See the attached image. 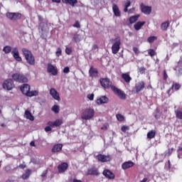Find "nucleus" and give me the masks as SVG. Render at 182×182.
Wrapping results in <instances>:
<instances>
[{
  "label": "nucleus",
  "mask_w": 182,
  "mask_h": 182,
  "mask_svg": "<svg viewBox=\"0 0 182 182\" xmlns=\"http://www.w3.org/2000/svg\"><path fill=\"white\" fill-rule=\"evenodd\" d=\"M21 51L23 54V56L26 60V63L31 66L35 65V56L32 53V51L29 50L27 48H23Z\"/></svg>",
  "instance_id": "f257e3e1"
},
{
  "label": "nucleus",
  "mask_w": 182,
  "mask_h": 182,
  "mask_svg": "<svg viewBox=\"0 0 182 182\" xmlns=\"http://www.w3.org/2000/svg\"><path fill=\"white\" fill-rule=\"evenodd\" d=\"M11 77L17 83H28V77L23 73H16L12 75Z\"/></svg>",
  "instance_id": "f03ea898"
},
{
  "label": "nucleus",
  "mask_w": 182,
  "mask_h": 182,
  "mask_svg": "<svg viewBox=\"0 0 182 182\" xmlns=\"http://www.w3.org/2000/svg\"><path fill=\"white\" fill-rule=\"evenodd\" d=\"M95 116V109L92 108H86L81 115L83 120H90Z\"/></svg>",
  "instance_id": "7ed1b4c3"
},
{
  "label": "nucleus",
  "mask_w": 182,
  "mask_h": 182,
  "mask_svg": "<svg viewBox=\"0 0 182 182\" xmlns=\"http://www.w3.org/2000/svg\"><path fill=\"white\" fill-rule=\"evenodd\" d=\"M122 45V41H120V38H115L114 43L112 46V52L114 55H116L120 50V46Z\"/></svg>",
  "instance_id": "20e7f679"
},
{
  "label": "nucleus",
  "mask_w": 182,
  "mask_h": 182,
  "mask_svg": "<svg viewBox=\"0 0 182 182\" xmlns=\"http://www.w3.org/2000/svg\"><path fill=\"white\" fill-rule=\"evenodd\" d=\"M101 86L104 87V89H111L112 87H114V85H112V81L109 78H100V80Z\"/></svg>",
  "instance_id": "39448f33"
},
{
  "label": "nucleus",
  "mask_w": 182,
  "mask_h": 182,
  "mask_svg": "<svg viewBox=\"0 0 182 182\" xmlns=\"http://www.w3.org/2000/svg\"><path fill=\"white\" fill-rule=\"evenodd\" d=\"M85 176H95V177H99V176H100V172L96 166H92L87 170Z\"/></svg>",
  "instance_id": "423d86ee"
},
{
  "label": "nucleus",
  "mask_w": 182,
  "mask_h": 182,
  "mask_svg": "<svg viewBox=\"0 0 182 182\" xmlns=\"http://www.w3.org/2000/svg\"><path fill=\"white\" fill-rule=\"evenodd\" d=\"M112 90L114 92V95L118 96L122 100H126V93L122 91L117 87H112Z\"/></svg>",
  "instance_id": "0eeeda50"
},
{
  "label": "nucleus",
  "mask_w": 182,
  "mask_h": 182,
  "mask_svg": "<svg viewBox=\"0 0 182 182\" xmlns=\"http://www.w3.org/2000/svg\"><path fill=\"white\" fill-rule=\"evenodd\" d=\"M15 87V84H14V80L12 79H7L3 83V88L5 90H12Z\"/></svg>",
  "instance_id": "6e6552de"
},
{
  "label": "nucleus",
  "mask_w": 182,
  "mask_h": 182,
  "mask_svg": "<svg viewBox=\"0 0 182 182\" xmlns=\"http://www.w3.org/2000/svg\"><path fill=\"white\" fill-rule=\"evenodd\" d=\"M6 17L10 19V21H18L22 18V14L20 13H7Z\"/></svg>",
  "instance_id": "1a4fd4ad"
},
{
  "label": "nucleus",
  "mask_w": 182,
  "mask_h": 182,
  "mask_svg": "<svg viewBox=\"0 0 182 182\" xmlns=\"http://www.w3.org/2000/svg\"><path fill=\"white\" fill-rule=\"evenodd\" d=\"M141 12L144 15H150L151 14V6H146L143 3L140 4Z\"/></svg>",
  "instance_id": "9d476101"
},
{
  "label": "nucleus",
  "mask_w": 182,
  "mask_h": 182,
  "mask_svg": "<svg viewBox=\"0 0 182 182\" xmlns=\"http://www.w3.org/2000/svg\"><path fill=\"white\" fill-rule=\"evenodd\" d=\"M97 159L98 161H101V163H106L107 161H110V160H112L110 155H103L102 154H98Z\"/></svg>",
  "instance_id": "9b49d317"
},
{
  "label": "nucleus",
  "mask_w": 182,
  "mask_h": 182,
  "mask_svg": "<svg viewBox=\"0 0 182 182\" xmlns=\"http://www.w3.org/2000/svg\"><path fill=\"white\" fill-rule=\"evenodd\" d=\"M11 55L17 62H22V58L19 55V50L18 48H13Z\"/></svg>",
  "instance_id": "f8f14e48"
},
{
  "label": "nucleus",
  "mask_w": 182,
  "mask_h": 182,
  "mask_svg": "<svg viewBox=\"0 0 182 182\" xmlns=\"http://www.w3.org/2000/svg\"><path fill=\"white\" fill-rule=\"evenodd\" d=\"M48 126L50 127H60L62 124H63V120L62 119H56L55 122L49 121L47 123Z\"/></svg>",
  "instance_id": "ddd939ff"
},
{
  "label": "nucleus",
  "mask_w": 182,
  "mask_h": 182,
  "mask_svg": "<svg viewBox=\"0 0 182 182\" xmlns=\"http://www.w3.org/2000/svg\"><path fill=\"white\" fill-rule=\"evenodd\" d=\"M20 90L23 93V95H25L28 97L29 95V93L31 92V86L28 84H23L21 87Z\"/></svg>",
  "instance_id": "4468645a"
},
{
  "label": "nucleus",
  "mask_w": 182,
  "mask_h": 182,
  "mask_svg": "<svg viewBox=\"0 0 182 182\" xmlns=\"http://www.w3.org/2000/svg\"><path fill=\"white\" fill-rule=\"evenodd\" d=\"M103 176L108 178V180H114V173L112 172L109 169H105L102 172Z\"/></svg>",
  "instance_id": "2eb2a0df"
},
{
  "label": "nucleus",
  "mask_w": 182,
  "mask_h": 182,
  "mask_svg": "<svg viewBox=\"0 0 182 182\" xmlns=\"http://www.w3.org/2000/svg\"><path fill=\"white\" fill-rule=\"evenodd\" d=\"M173 70L176 71V75H178V76L182 75V55L180 57L178 65L173 68Z\"/></svg>",
  "instance_id": "dca6fc26"
},
{
  "label": "nucleus",
  "mask_w": 182,
  "mask_h": 182,
  "mask_svg": "<svg viewBox=\"0 0 182 182\" xmlns=\"http://www.w3.org/2000/svg\"><path fill=\"white\" fill-rule=\"evenodd\" d=\"M50 95L52 96L53 99L57 100L58 102H60V96H59V92L55 88H50Z\"/></svg>",
  "instance_id": "f3484780"
},
{
  "label": "nucleus",
  "mask_w": 182,
  "mask_h": 182,
  "mask_svg": "<svg viewBox=\"0 0 182 182\" xmlns=\"http://www.w3.org/2000/svg\"><path fill=\"white\" fill-rule=\"evenodd\" d=\"M47 71L48 72V73H51L53 76H56V75H58V69L55 68V67L53 66V65H52L51 63L48 64Z\"/></svg>",
  "instance_id": "a211bd4d"
},
{
  "label": "nucleus",
  "mask_w": 182,
  "mask_h": 182,
  "mask_svg": "<svg viewBox=\"0 0 182 182\" xmlns=\"http://www.w3.org/2000/svg\"><path fill=\"white\" fill-rule=\"evenodd\" d=\"M68 168L69 164L66 162H63L58 166V173H65Z\"/></svg>",
  "instance_id": "6ab92c4d"
},
{
  "label": "nucleus",
  "mask_w": 182,
  "mask_h": 182,
  "mask_svg": "<svg viewBox=\"0 0 182 182\" xmlns=\"http://www.w3.org/2000/svg\"><path fill=\"white\" fill-rule=\"evenodd\" d=\"M97 105H105L109 103V98L106 96H101L100 98H97L96 100Z\"/></svg>",
  "instance_id": "aec40b11"
},
{
  "label": "nucleus",
  "mask_w": 182,
  "mask_h": 182,
  "mask_svg": "<svg viewBox=\"0 0 182 182\" xmlns=\"http://www.w3.org/2000/svg\"><path fill=\"white\" fill-rule=\"evenodd\" d=\"M89 75L90 77H97V75H99V71H97V68L91 66L89 70Z\"/></svg>",
  "instance_id": "412c9836"
},
{
  "label": "nucleus",
  "mask_w": 182,
  "mask_h": 182,
  "mask_svg": "<svg viewBox=\"0 0 182 182\" xmlns=\"http://www.w3.org/2000/svg\"><path fill=\"white\" fill-rule=\"evenodd\" d=\"M134 166V162L132 161H125L122 164V170H127V168H130Z\"/></svg>",
  "instance_id": "4be33fe9"
},
{
  "label": "nucleus",
  "mask_w": 182,
  "mask_h": 182,
  "mask_svg": "<svg viewBox=\"0 0 182 182\" xmlns=\"http://www.w3.org/2000/svg\"><path fill=\"white\" fill-rule=\"evenodd\" d=\"M145 86H144V82L141 81L139 82L137 84H136L135 85V92L136 93H139V92H141V90H143V89H144Z\"/></svg>",
  "instance_id": "5701e85b"
},
{
  "label": "nucleus",
  "mask_w": 182,
  "mask_h": 182,
  "mask_svg": "<svg viewBox=\"0 0 182 182\" xmlns=\"http://www.w3.org/2000/svg\"><path fill=\"white\" fill-rule=\"evenodd\" d=\"M62 149H63V144H56L52 148V153H59V151H62Z\"/></svg>",
  "instance_id": "b1692460"
},
{
  "label": "nucleus",
  "mask_w": 182,
  "mask_h": 182,
  "mask_svg": "<svg viewBox=\"0 0 182 182\" xmlns=\"http://www.w3.org/2000/svg\"><path fill=\"white\" fill-rule=\"evenodd\" d=\"M145 23L146 21H138L134 24V28L136 31H140L144 26Z\"/></svg>",
  "instance_id": "393cba45"
},
{
  "label": "nucleus",
  "mask_w": 182,
  "mask_h": 182,
  "mask_svg": "<svg viewBox=\"0 0 182 182\" xmlns=\"http://www.w3.org/2000/svg\"><path fill=\"white\" fill-rule=\"evenodd\" d=\"M112 11L115 16H120V9H119V6L117 4H114L112 5Z\"/></svg>",
  "instance_id": "a878e982"
},
{
  "label": "nucleus",
  "mask_w": 182,
  "mask_h": 182,
  "mask_svg": "<svg viewBox=\"0 0 182 182\" xmlns=\"http://www.w3.org/2000/svg\"><path fill=\"white\" fill-rule=\"evenodd\" d=\"M122 79L126 82V83H130V81L132 80V77H130V75L129 73H122Z\"/></svg>",
  "instance_id": "bb28decb"
},
{
  "label": "nucleus",
  "mask_w": 182,
  "mask_h": 182,
  "mask_svg": "<svg viewBox=\"0 0 182 182\" xmlns=\"http://www.w3.org/2000/svg\"><path fill=\"white\" fill-rule=\"evenodd\" d=\"M31 174H32V170L31 169H26L25 173L22 174V178L23 180H26L31 177Z\"/></svg>",
  "instance_id": "cd10ccee"
},
{
  "label": "nucleus",
  "mask_w": 182,
  "mask_h": 182,
  "mask_svg": "<svg viewBox=\"0 0 182 182\" xmlns=\"http://www.w3.org/2000/svg\"><path fill=\"white\" fill-rule=\"evenodd\" d=\"M25 116L26 119L31 120V122H33L35 120V117H33V115H32V113H31L29 110L25 111Z\"/></svg>",
  "instance_id": "c85d7f7f"
},
{
  "label": "nucleus",
  "mask_w": 182,
  "mask_h": 182,
  "mask_svg": "<svg viewBox=\"0 0 182 182\" xmlns=\"http://www.w3.org/2000/svg\"><path fill=\"white\" fill-rule=\"evenodd\" d=\"M168 26H170V21H166L161 24V29L166 31L168 29Z\"/></svg>",
  "instance_id": "c756f323"
},
{
  "label": "nucleus",
  "mask_w": 182,
  "mask_h": 182,
  "mask_svg": "<svg viewBox=\"0 0 182 182\" xmlns=\"http://www.w3.org/2000/svg\"><path fill=\"white\" fill-rule=\"evenodd\" d=\"M139 18H140V14H137L129 17V23H134V22H137Z\"/></svg>",
  "instance_id": "7c9ffc66"
},
{
  "label": "nucleus",
  "mask_w": 182,
  "mask_h": 182,
  "mask_svg": "<svg viewBox=\"0 0 182 182\" xmlns=\"http://www.w3.org/2000/svg\"><path fill=\"white\" fill-rule=\"evenodd\" d=\"M156 137V131H150L147 133V139H154Z\"/></svg>",
  "instance_id": "2f4dec72"
},
{
  "label": "nucleus",
  "mask_w": 182,
  "mask_h": 182,
  "mask_svg": "<svg viewBox=\"0 0 182 182\" xmlns=\"http://www.w3.org/2000/svg\"><path fill=\"white\" fill-rule=\"evenodd\" d=\"M3 52H4V53H6V54L11 53V52H12V47H11L9 46H6L3 48Z\"/></svg>",
  "instance_id": "473e14b6"
},
{
  "label": "nucleus",
  "mask_w": 182,
  "mask_h": 182,
  "mask_svg": "<svg viewBox=\"0 0 182 182\" xmlns=\"http://www.w3.org/2000/svg\"><path fill=\"white\" fill-rule=\"evenodd\" d=\"M171 87H173V90L175 89V90H180V89H181V85L178 82H173Z\"/></svg>",
  "instance_id": "72a5a7b5"
},
{
  "label": "nucleus",
  "mask_w": 182,
  "mask_h": 182,
  "mask_svg": "<svg viewBox=\"0 0 182 182\" xmlns=\"http://www.w3.org/2000/svg\"><path fill=\"white\" fill-rule=\"evenodd\" d=\"M175 114L176 119H179L180 120H182V111L181 110H176L175 111Z\"/></svg>",
  "instance_id": "f704fd0d"
},
{
  "label": "nucleus",
  "mask_w": 182,
  "mask_h": 182,
  "mask_svg": "<svg viewBox=\"0 0 182 182\" xmlns=\"http://www.w3.org/2000/svg\"><path fill=\"white\" fill-rule=\"evenodd\" d=\"M73 41H74V42H75L76 43H77V42L80 41V35L75 33L74 34L73 37Z\"/></svg>",
  "instance_id": "c9c22d12"
},
{
  "label": "nucleus",
  "mask_w": 182,
  "mask_h": 182,
  "mask_svg": "<svg viewBox=\"0 0 182 182\" xmlns=\"http://www.w3.org/2000/svg\"><path fill=\"white\" fill-rule=\"evenodd\" d=\"M148 54L149 55V56H151V58H153V56H156V55H157V53H156V50H154V49H149Z\"/></svg>",
  "instance_id": "e433bc0d"
},
{
  "label": "nucleus",
  "mask_w": 182,
  "mask_h": 182,
  "mask_svg": "<svg viewBox=\"0 0 182 182\" xmlns=\"http://www.w3.org/2000/svg\"><path fill=\"white\" fill-rule=\"evenodd\" d=\"M149 43H153V42H154V41H157V36H150L147 39Z\"/></svg>",
  "instance_id": "4c0bfd02"
},
{
  "label": "nucleus",
  "mask_w": 182,
  "mask_h": 182,
  "mask_svg": "<svg viewBox=\"0 0 182 182\" xmlns=\"http://www.w3.org/2000/svg\"><path fill=\"white\" fill-rule=\"evenodd\" d=\"M138 73H139V75H144V73H146V68H144V67L139 68Z\"/></svg>",
  "instance_id": "58836bf2"
},
{
  "label": "nucleus",
  "mask_w": 182,
  "mask_h": 182,
  "mask_svg": "<svg viewBox=\"0 0 182 182\" xmlns=\"http://www.w3.org/2000/svg\"><path fill=\"white\" fill-rule=\"evenodd\" d=\"M38 95H39V92L36 90L34 91H30L28 97H32L33 96H38Z\"/></svg>",
  "instance_id": "ea45409f"
},
{
  "label": "nucleus",
  "mask_w": 182,
  "mask_h": 182,
  "mask_svg": "<svg viewBox=\"0 0 182 182\" xmlns=\"http://www.w3.org/2000/svg\"><path fill=\"white\" fill-rule=\"evenodd\" d=\"M116 117L118 122H123V120H124V116H123L122 114H117Z\"/></svg>",
  "instance_id": "a19ab883"
},
{
  "label": "nucleus",
  "mask_w": 182,
  "mask_h": 182,
  "mask_svg": "<svg viewBox=\"0 0 182 182\" xmlns=\"http://www.w3.org/2000/svg\"><path fill=\"white\" fill-rule=\"evenodd\" d=\"M51 110H52V112H54V113H55V114L59 113V106L53 105Z\"/></svg>",
  "instance_id": "79ce46f5"
},
{
  "label": "nucleus",
  "mask_w": 182,
  "mask_h": 182,
  "mask_svg": "<svg viewBox=\"0 0 182 182\" xmlns=\"http://www.w3.org/2000/svg\"><path fill=\"white\" fill-rule=\"evenodd\" d=\"M55 55L57 58H59V56H62V48H58L55 52Z\"/></svg>",
  "instance_id": "37998d69"
},
{
  "label": "nucleus",
  "mask_w": 182,
  "mask_h": 182,
  "mask_svg": "<svg viewBox=\"0 0 182 182\" xmlns=\"http://www.w3.org/2000/svg\"><path fill=\"white\" fill-rule=\"evenodd\" d=\"M121 130H122V132H123V133H126V132H127V130H130V127L128 126L124 125L121 127Z\"/></svg>",
  "instance_id": "c03bdc74"
},
{
  "label": "nucleus",
  "mask_w": 182,
  "mask_h": 182,
  "mask_svg": "<svg viewBox=\"0 0 182 182\" xmlns=\"http://www.w3.org/2000/svg\"><path fill=\"white\" fill-rule=\"evenodd\" d=\"M173 87H171L167 91H166V93L168 96V97H170V96H171V93H174L173 92Z\"/></svg>",
  "instance_id": "a18cd8bd"
},
{
  "label": "nucleus",
  "mask_w": 182,
  "mask_h": 182,
  "mask_svg": "<svg viewBox=\"0 0 182 182\" xmlns=\"http://www.w3.org/2000/svg\"><path fill=\"white\" fill-rule=\"evenodd\" d=\"M68 4L71 6H75V5H76V4H77V0H69Z\"/></svg>",
  "instance_id": "49530a36"
},
{
  "label": "nucleus",
  "mask_w": 182,
  "mask_h": 182,
  "mask_svg": "<svg viewBox=\"0 0 182 182\" xmlns=\"http://www.w3.org/2000/svg\"><path fill=\"white\" fill-rule=\"evenodd\" d=\"M11 170H12V168L9 165L5 166V168H4V171H6V173H9V171H11Z\"/></svg>",
  "instance_id": "de8ad7c7"
},
{
  "label": "nucleus",
  "mask_w": 182,
  "mask_h": 182,
  "mask_svg": "<svg viewBox=\"0 0 182 182\" xmlns=\"http://www.w3.org/2000/svg\"><path fill=\"white\" fill-rule=\"evenodd\" d=\"M65 53L67 55H70L72 53V48H65Z\"/></svg>",
  "instance_id": "09e8293b"
},
{
  "label": "nucleus",
  "mask_w": 182,
  "mask_h": 182,
  "mask_svg": "<svg viewBox=\"0 0 182 182\" xmlns=\"http://www.w3.org/2000/svg\"><path fill=\"white\" fill-rule=\"evenodd\" d=\"M133 51L134 52L135 55H139V53H140V50H139V48H137V47H134Z\"/></svg>",
  "instance_id": "8fccbe9b"
},
{
  "label": "nucleus",
  "mask_w": 182,
  "mask_h": 182,
  "mask_svg": "<svg viewBox=\"0 0 182 182\" xmlns=\"http://www.w3.org/2000/svg\"><path fill=\"white\" fill-rule=\"evenodd\" d=\"M168 78V75H167V72L166 70H164V80H167Z\"/></svg>",
  "instance_id": "3c124183"
},
{
  "label": "nucleus",
  "mask_w": 182,
  "mask_h": 182,
  "mask_svg": "<svg viewBox=\"0 0 182 182\" xmlns=\"http://www.w3.org/2000/svg\"><path fill=\"white\" fill-rule=\"evenodd\" d=\"M74 28H80V23L79 21H76L75 23L73 24Z\"/></svg>",
  "instance_id": "603ef678"
},
{
  "label": "nucleus",
  "mask_w": 182,
  "mask_h": 182,
  "mask_svg": "<svg viewBox=\"0 0 182 182\" xmlns=\"http://www.w3.org/2000/svg\"><path fill=\"white\" fill-rule=\"evenodd\" d=\"M70 72V68L69 67H65L63 69V73H69Z\"/></svg>",
  "instance_id": "864d4df0"
},
{
  "label": "nucleus",
  "mask_w": 182,
  "mask_h": 182,
  "mask_svg": "<svg viewBox=\"0 0 182 182\" xmlns=\"http://www.w3.org/2000/svg\"><path fill=\"white\" fill-rule=\"evenodd\" d=\"M52 127L48 125L47 127H45V132H52Z\"/></svg>",
  "instance_id": "5fc2aeb1"
},
{
  "label": "nucleus",
  "mask_w": 182,
  "mask_h": 182,
  "mask_svg": "<svg viewBox=\"0 0 182 182\" xmlns=\"http://www.w3.org/2000/svg\"><path fill=\"white\" fill-rule=\"evenodd\" d=\"M87 98L89 99V100H93V99H95V94L88 95Z\"/></svg>",
  "instance_id": "6e6d98bb"
},
{
  "label": "nucleus",
  "mask_w": 182,
  "mask_h": 182,
  "mask_svg": "<svg viewBox=\"0 0 182 182\" xmlns=\"http://www.w3.org/2000/svg\"><path fill=\"white\" fill-rule=\"evenodd\" d=\"M48 174V169H46V171H43L42 174H41V177L44 178L46 176V175Z\"/></svg>",
  "instance_id": "4d7b16f0"
},
{
  "label": "nucleus",
  "mask_w": 182,
  "mask_h": 182,
  "mask_svg": "<svg viewBox=\"0 0 182 182\" xmlns=\"http://www.w3.org/2000/svg\"><path fill=\"white\" fill-rule=\"evenodd\" d=\"M130 5H132V2H130L129 0H127V2H126V4H125V6H126L127 8H129V6H130Z\"/></svg>",
  "instance_id": "13d9d810"
},
{
  "label": "nucleus",
  "mask_w": 182,
  "mask_h": 182,
  "mask_svg": "<svg viewBox=\"0 0 182 182\" xmlns=\"http://www.w3.org/2000/svg\"><path fill=\"white\" fill-rule=\"evenodd\" d=\"M173 150H174V149H168V155L171 156V154H173Z\"/></svg>",
  "instance_id": "bf43d9fd"
},
{
  "label": "nucleus",
  "mask_w": 182,
  "mask_h": 182,
  "mask_svg": "<svg viewBox=\"0 0 182 182\" xmlns=\"http://www.w3.org/2000/svg\"><path fill=\"white\" fill-rule=\"evenodd\" d=\"M96 49H99V46H97V45L95 44L92 46V50H96Z\"/></svg>",
  "instance_id": "052dcab7"
},
{
  "label": "nucleus",
  "mask_w": 182,
  "mask_h": 182,
  "mask_svg": "<svg viewBox=\"0 0 182 182\" xmlns=\"http://www.w3.org/2000/svg\"><path fill=\"white\" fill-rule=\"evenodd\" d=\"M19 167H20V168H26V165L21 164L19 165Z\"/></svg>",
  "instance_id": "680f3d73"
},
{
  "label": "nucleus",
  "mask_w": 182,
  "mask_h": 182,
  "mask_svg": "<svg viewBox=\"0 0 182 182\" xmlns=\"http://www.w3.org/2000/svg\"><path fill=\"white\" fill-rule=\"evenodd\" d=\"M30 146H31L32 147H35V141H32L31 143H30Z\"/></svg>",
  "instance_id": "e2e57ef3"
},
{
  "label": "nucleus",
  "mask_w": 182,
  "mask_h": 182,
  "mask_svg": "<svg viewBox=\"0 0 182 182\" xmlns=\"http://www.w3.org/2000/svg\"><path fill=\"white\" fill-rule=\"evenodd\" d=\"M38 20L40 22H42V21H43V18L42 17V16H38Z\"/></svg>",
  "instance_id": "0e129e2a"
},
{
  "label": "nucleus",
  "mask_w": 182,
  "mask_h": 182,
  "mask_svg": "<svg viewBox=\"0 0 182 182\" xmlns=\"http://www.w3.org/2000/svg\"><path fill=\"white\" fill-rule=\"evenodd\" d=\"M62 2H63V4H69V0H62Z\"/></svg>",
  "instance_id": "69168bd1"
},
{
  "label": "nucleus",
  "mask_w": 182,
  "mask_h": 182,
  "mask_svg": "<svg viewBox=\"0 0 182 182\" xmlns=\"http://www.w3.org/2000/svg\"><path fill=\"white\" fill-rule=\"evenodd\" d=\"M154 117L156 119V120H158V119H160V114H155Z\"/></svg>",
  "instance_id": "338daca9"
},
{
  "label": "nucleus",
  "mask_w": 182,
  "mask_h": 182,
  "mask_svg": "<svg viewBox=\"0 0 182 182\" xmlns=\"http://www.w3.org/2000/svg\"><path fill=\"white\" fill-rule=\"evenodd\" d=\"M147 178H144L143 180H141L140 182H147Z\"/></svg>",
  "instance_id": "774afa93"
}]
</instances>
